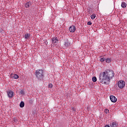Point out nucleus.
<instances>
[{
	"instance_id": "nucleus-1",
	"label": "nucleus",
	"mask_w": 127,
	"mask_h": 127,
	"mask_svg": "<svg viewBox=\"0 0 127 127\" xmlns=\"http://www.w3.org/2000/svg\"><path fill=\"white\" fill-rule=\"evenodd\" d=\"M115 76V72L112 70H107L104 72H101L99 74V81L100 83L108 85L111 82V79H113Z\"/></svg>"
},
{
	"instance_id": "nucleus-2",
	"label": "nucleus",
	"mask_w": 127,
	"mask_h": 127,
	"mask_svg": "<svg viewBox=\"0 0 127 127\" xmlns=\"http://www.w3.org/2000/svg\"><path fill=\"white\" fill-rule=\"evenodd\" d=\"M36 77L39 80H42V79H43V77H44L43 70L41 69L37 70L36 71Z\"/></svg>"
},
{
	"instance_id": "nucleus-3",
	"label": "nucleus",
	"mask_w": 127,
	"mask_h": 127,
	"mask_svg": "<svg viewBox=\"0 0 127 127\" xmlns=\"http://www.w3.org/2000/svg\"><path fill=\"white\" fill-rule=\"evenodd\" d=\"M118 86L120 89H123L126 86V82L124 80H119L118 82Z\"/></svg>"
},
{
	"instance_id": "nucleus-4",
	"label": "nucleus",
	"mask_w": 127,
	"mask_h": 127,
	"mask_svg": "<svg viewBox=\"0 0 127 127\" xmlns=\"http://www.w3.org/2000/svg\"><path fill=\"white\" fill-rule=\"evenodd\" d=\"M68 30L69 31H70V32H75V31H76V27H75V26L72 25L69 27Z\"/></svg>"
},
{
	"instance_id": "nucleus-5",
	"label": "nucleus",
	"mask_w": 127,
	"mask_h": 127,
	"mask_svg": "<svg viewBox=\"0 0 127 127\" xmlns=\"http://www.w3.org/2000/svg\"><path fill=\"white\" fill-rule=\"evenodd\" d=\"M110 99L112 103H116V102H117V101L118 100L117 98H116V97L113 95H111L110 97Z\"/></svg>"
},
{
	"instance_id": "nucleus-6",
	"label": "nucleus",
	"mask_w": 127,
	"mask_h": 127,
	"mask_svg": "<svg viewBox=\"0 0 127 127\" xmlns=\"http://www.w3.org/2000/svg\"><path fill=\"white\" fill-rule=\"evenodd\" d=\"M7 95L9 98H12L13 97V91L12 90H9L7 92Z\"/></svg>"
},
{
	"instance_id": "nucleus-7",
	"label": "nucleus",
	"mask_w": 127,
	"mask_h": 127,
	"mask_svg": "<svg viewBox=\"0 0 127 127\" xmlns=\"http://www.w3.org/2000/svg\"><path fill=\"white\" fill-rule=\"evenodd\" d=\"M52 40V43H54V44L57 43V42H58V39L57 38V37H54V38H53Z\"/></svg>"
},
{
	"instance_id": "nucleus-8",
	"label": "nucleus",
	"mask_w": 127,
	"mask_h": 127,
	"mask_svg": "<svg viewBox=\"0 0 127 127\" xmlns=\"http://www.w3.org/2000/svg\"><path fill=\"white\" fill-rule=\"evenodd\" d=\"M118 125L119 124L117 122H114L112 123V124H110V126L111 127H118Z\"/></svg>"
},
{
	"instance_id": "nucleus-9",
	"label": "nucleus",
	"mask_w": 127,
	"mask_h": 127,
	"mask_svg": "<svg viewBox=\"0 0 127 127\" xmlns=\"http://www.w3.org/2000/svg\"><path fill=\"white\" fill-rule=\"evenodd\" d=\"M64 45L65 47H66V48H68V47L70 46V43H69L68 41H66L64 43Z\"/></svg>"
},
{
	"instance_id": "nucleus-10",
	"label": "nucleus",
	"mask_w": 127,
	"mask_h": 127,
	"mask_svg": "<svg viewBox=\"0 0 127 127\" xmlns=\"http://www.w3.org/2000/svg\"><path fill=\"white\" fill-rule=\"evenodd\" d=\"M11 78H12V79H18L19 76L17 74H13L11 75Z\"/></svg>"
},
{
	"instance_id": "nucleus-11",
	"label": "nucleus",
	"mask_w": 127,
	"mask_h": 127,
	"mask_svg": "<svg viewBox=\"0 0 127 127\" xmlns=\"http://www.w3.org/2000/svg\"><path fill=\"white\" fill-rule=\"evenodd\" d=\"M29 37H30V34H26L25 35V39H26V40H27V39H29Z\"/></svg>"
},
{
	"instance_id": "nucleus-12",
	"label": "nucleus",
	"mask_w": 127,
	"mask_h": 127,
	"mask_svg": "<svg viewBox=\"0 0 127 127\" xmlns=\"http://www.w3.org/2000/svg\"><path fill=\"white\" fill-rule=\"evenodd\" d=\"M122 7H123V8H125V7H127V3L125 2H123L121 4Z\"/></svg>"
},
{
	"instance_id": "nucleus-13",
	"label": "nucleus",
	"mask_w": 127,
	"mask_h": 127,
	"mask_svg": "<svg viewBox=\"0 0 127 127\" xmlns=\"http://www.w3.org/2000/svg\"><path fill=\"white\" fill-rule=\"evenodd\" d=\"M25 7L27 8V7H29L30 6V5H31V2H27L25 4Z\"/></svg>"
},
{
	"instance_id": "nucleus-14",
	"label": "nucleus",
	"mask_w": 127,
	"mask_h": 127,
	"mask_svg": "<svg viewBox=\"0 0 127 127\" xmlns=\"http://www.w3.org/2000/svg\"><path fill=\"white\" fill-rule=\"evenodd\" d=\"M19 106L20 108H23V107H24V102L23 101H21Z\"/></svg>"
},
{
	"instance_id": "nucleus-15",
	"label": "nucleus",
	"mask_w": 127,
	"mask_h": 127,
	"mask_svg": "<svg viewBox=\"0 0 127 127\" xmlns=\"http://www.w3.org/2000/svg\"><path fill=\"white\" fill-rule=\"evenodd\" d=\"M90 17H91V19H95V18L96 17V14H93L92 15H91L90 16Z\"/></svg>"
},
{
	"instance_id": "nucleus-16",
	"label": "nucleus",
	"mask_w": 127,
	"mask_h": 127,
	"mask_svg": "<svg viewBox=\"0 0 127 127\" xmlns=\"http://www.w3.org/2000/svg\"><path fill=\"white\" fill-rule=\"evenodd\" d=\"M106 63H110L111 62V59L110 58H107L106 60Z\"/></svg>"
},
{
	"instance_id": "nucleus-17",
	"label": "nucleus",
	"mask_w": 127,
	"mask_h": 127,
	"mask_svg": "<svg viewBox=\"0 0 127 127\" xmlns=\"http://www.w3.org/2000/svg\"><path fill=\"white\" fill-rule=\"evenodd\" d=\"M92 81L93 82H97V77H96L95 76L92 77Z\"/></svg>"
},
{
	"instance_id": "nucleus-18",
	"label": "nucleus",
	"mask_w": 127,
	"mask_h": 127,
	"mask_svg": "<svg viewBox=\"0 0 127 127\" xmlns=\"http://www.w3.org/2000/svg\"><path fill=\"white\" fill-rule=\"evenodd\" d=\"M20 95H21V96H23V95H24V91L21 90L20 91Z\"/></svg>"
},
{
	"instance_id": "nucleus-19",
	"label": "nucleus",
	"mask_w": 127,
	"mask_h": 127,
	"mask_svg": "<svg viewBox=\"0 0 127 127\" xmlns=\"http://www.w3.org/2000/svg\"><path fill=\"white\" fill-rule=\"evenodd\" d=\"M105 60H106V59H105V58H102L101 59H100V61L101 62H104V61H105Z\"/></svg>"
},
{
	"instance_id": "nucleus-20",
	"label": "nucleus",
	"mask_w": 127,
	"mask_h": 127,
	"mask_svg": "<svg viewBox=\"0 0 127 127\" xmlns=\"http://www.w3.org/2000/svg\"><path fill=\"white\" fill-rule=\"evenodd\" d=\"M52 87H53V85L52 84H51V83L49 84V85H48L49 88H52Z\"/></svg>"
},
{
	"instance_id": "nucleus-21",
	"label": "nucleus",
	"mask_w": 127,
	"mask_h": 127,
	"mask_svg": "<svg viewBox=\"0 0 127 127\" xmlns=\"http://www.w3.org/2000/svg\"><path fill=\"white\" fill-rule=\"evenodd\" d=\"M109 109H106L105 110V112L106 113V114H109Z\"/></svg>"
},
{
	"instance_id": "nucleus-22",
	"label": "nucleus",
	"mask_w": 127,
	"mask_h": 127,
	"mask_svg": "<svg viewBox=\"0 0 127 127\" xmlns=\"http://www.w3.org/2000/svg\"><path fill=\"white\" fill-rule=\"evenodd\" d=\"M88 25H92V22L91 21H89L87 22Z\"/></svg>"
},
{
	"instance_id": "nucleus-23",
	"label": "nucleus",
	"mask_w": 127,
	"mask_h": 127,
	"mask_svg": "<svg viewBox=\"0 0 127 127\" xmlns=\"http://www.w3.org/2000/svg\"><path fill=\"white\" fill-rule=\"evenodd\" d=\"M71 111H72V112H75V111H76V110H75V108L72 107V108H71Z\"/></svg>"
},
{
	"instance_id": "nucleus-24",
	"label": "nucleus",
	"mask_w": 127,
	"mask_h": 127,
	"mask_svg": "<svg viewBox=\"0 0 127 127\" xmlns=\"http://www.w3.org/2000/svg\"><path fill=\"white\" fill-rule=\"evenodd\" d=\"M104 127H111L109 125H106Z\"/></svg>"
},
{
	"instance_id": "nucleus-25",
	"label": "nucleus",
	"mask_w": 127,
	"mask_h": 127,
	"mask_svg": "<svg viewBox=\"0 0 127 127\" xmlns=\"http://www.w3.org/2000/svg\"><path fill=\"white\" fill-rule=\"evenodd\" d=\"M1 33H3V30H1Z\"/></svg>"
}]
</instances>
